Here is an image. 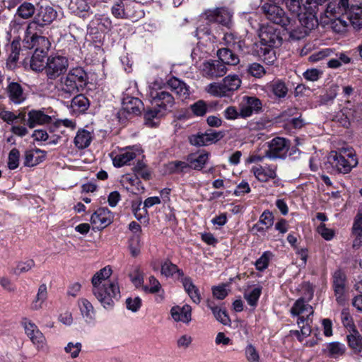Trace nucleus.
Listing matches in <instances>:
<instances>
[{"label":"nucleus","mask_w":362,"mask_h":362,"mask_svg":"<svg viewBox=\"0 0 362 362\" xmlns=\"http://www.w3.org/2000/svg\"><path fill=\"white\" fill-rule=\"evenodd\" d=\"M88 83V76L81 67H75L60 78L57 84L59 95L69 98L83 91Z\"/></svg>","instance_id":"nucleus-1"},{"label":"nucleus","mask_w":362,"mask_h":362,"mask_svg":"<svg viewBox=\"0 0 362 362\" xmlns=\"http://www.w3.org/2000/svg\"><path fill=\"white\" fill-rule=\"evenodd\" d=\"M328 160L338 173L346 174L358 165L355 151L352 148H341L337 151H331Z\"/></svg>","instance_id":"nucleus-2"},{"label":"nucleus","mask_w":362,"mask_h":362,"mask_svg":"<svg viewBox=\"0 0 362 362\" xmlns=\"http://www.w3.org/2000/svg\"><path fill=\"white\" fill-rule=\"evenodd\" d=\"M275 2L265 3L262 11L267 20L281 25L286 30L293 34L294 31L293 20L286 16L285 11Z\"/></svg>","instance_id":"nucleus-3"},{"label":"nucleus","mask_w":362,"mask_h":362,"mask_svg":"<svg viewBox=\"0 0 362 362\" xmlns=\"http://www.w3.org/2000/svg\"><path fill=\"white\" fill-rule=\"evenodd\" d=\"M241 85V81L237 75H228L221 83H211L207 86L206 90L208 93L216 97L229 96L238 90Z\"/></svg>","instance_id":"nucleus-4"},{"label":"nucleus","mask_w":362,"mask_h":362,"mask_svg":"<svg viewBox=\"0 0 362 362\" xmlns=\"http://www.w3.org/2000/svg\"><path fill=\"white\" fill-rule=\"evenodd\" d=\"M99 287L100 288L98 291L99 294L96 293L95 287H93L92 291L93 295L105 308H112L115 301L118 300L120 298V291L117 282L108 281V284L99 286Z\"/></svg>","instance_id":"nucleus-5"},{"label":"nucleus","mask_w":362,"mask_h":362,"mask_svg":"<svg viewBox=\"0 0 362 362\" xmlns=\"http://www.w3.org/2000/svg\"><path fill=\"white\" fill-rule=\"evenodd\" d=\"M69 66L68 59L62 56H53L47 59L45 73L49 79H56L64 74Z\"/></svg>","instance_id":"nucleus-6"},{"label":"nucleus","mask_w":362,"mask_h":362,"mask_svg":"<svg viewBox=\"0 0 362 362\" xmlns=\"http://www.w3.org/2000/svg\"><path fill=\"white\" fill-rule=\"evenodd\" d=\"M57 11L48 4H37L32 23L41 28L50 25L57 17Z\"/></svg>","instance_id":"nucleus-7"},{"label":"nucleus","mask_w":362,"mask_h":362,"mask_svg":"<svg viewBox=\"0 0 362 362\" xmlns=\"http://www.w3.org/2000/svg\"><path fill=\"white\" fill-rule=\"evenodd\" d=\"M258 35L262 45L279 47L282 43L283 40L279 30L273 25H262Z\"/></svg>","instance_id":"nucleus-8"},{"label":"nucleus","mask_w":362,"mask_h":362,"mask_svg":"<svg viewBox=\"0 0 362 362\" xmlns=\"http://www.w3.org/2000/svg\"><path fill=\"white\" fill-rule=\"evenodd\" d=\"M204 15L207 21L230 28L232 25L233 12L226 7L209 9Z\"/></svg>","instance_id":"nucleus-9"},{"label":"nucleus","mask_w":362,"mask_h":362,"mask_svg":"<svg viewBox=\"0 0 362 362\" xmlns=\"http://www.w3.org/2000/svg\"><path fill=\"white\" fill-rule=\"evenodd\" d=\"M290 142L281 137L273 139L268 143V149L265 151V156L272 159L284 158L289 150Z\"/></svg>","instance_id":"nucleus-10"},{"label":"nucleus","mask_w":362,"mask_h":362,"mask_svg":"<svg viewBox=\"0 0 362 362\" xmlns=\"http://www.w3.org/2000/svg\"><path fill=\"white\" fill-rule=\"evenodd\" d=\"M320 23L323 26H327L337 33L346 31L349 24L348 20L346 18V15H342V16H334V15L329 16L325 13H323V15L320 16Z\"/></svg>","instance_id":"nucleus-11"},{"label":"nucleus","mask_w":362,"mask_h":362,"mask_svg":"<svg viewBox=\"0 0 362 362\" xmlns=\"http://www.w3.org/2000/svg\"><path fill=\"white\" fill-rule=\"evenodd\" d=\"M300 25L304 29V35L317 27L319 22L316 16V11L312 6H308L299 15L297 16Z\"/></svg>","instance_id":"nucleus-12"},{"label":"nucleus","mask_w":362,"mask_h":362,"mask_svg":"<svg viewBox=\"0 0 362 362\" xmlns=\"http://www.w3.org/2000/svg\"><path fill=\"white\" fill-rule=\"evenodd\" d=\"M152 103L160 108L164 113L170 111L175 104L173 95L165 90L153 91L151 93Z\"/></svg>","instance_id":"nucleus-13"},{"label":"nucleus","mask_w":362,"mask_h":362,"mask_svg":"<svg viewBox=\"0 0 362 362\" xmlns=\"http://www.w3.org/2000/svg\"><path fill=\"white\" fill-rule=\"evenodd\" d=\"M134 3L129 0H118L111 8L112 14L117 18H130L135 17L133 11Z\"/></svg>","instance_id":"nucleus-14"},{"label":"nucleus","mask_w":362,"mask_h":362,"mask_svg":"<svg viewBox=\"0 0 362 362\" xmlns=\"http://www.w3.org/2000/svg\"><path fill=\"white\" fill-rule=\"evenodd\" d=\"M333 288L338 303L342 305L346 300V276L340 270L336 271L333 274Z\"/></svg>","instance_id":"nucleus-15"},{"label":"nucleus","mask_w":362,"mask_h":362,"mask_svg":"<svg viewBox=\"0 0 362 362\" xmlns=\"http://www.w3.org/2000/svg\"><path fill=\"white\" fill-rule=\"evenodd\" d=\"M112 219L113 216L108 209L100 208L92 214L90 222L97 229L101 230L109 226Z\"/></svg>","instance_id":"nucleus-16"},{"label":"nucleus","mask_w":362,"mask_h":362,"mask_svg":"<svg viewBox=\"0 0 362 362\" xmlns=\"http://www.w3.org/2000/svg\"><path fill=\"white\" fill-rule=\"evenodd\" d=\"M227 72L226 66L220 61L206 62L203 64L202 74L208 78H218Z\"/></svg>","instance_id":"nucleus-17"},{"label":"nucleus","mask_w":362,"mask_h":362,"mask_svg":"<svg viewBox=\"0 0 362 362\" xmlns=\"http://www.w3.org/2000/svg\"><path fill=\"white\" fill-rule=\"evenodd\" d=\"M262 109V102L256 97L245 96L240 104V117L245 118L253 112H258Z\"/></svg>","instance_id":"nucleus-18"},{"label":"nucleus","mask_w":362,"mask_h":362,"mask_svg":"<svg viewBox=\"0 0 362 362\" xmlns=\"http://www.w3.org/2000/svg\"><path fill=\"white\" fill-rule=\"evenodd\" d=\"M25 332L31 341L37 348L43 347L45 339L42 333L38 329L37 327L31 321L25 320L23 322Z\"/></svg>","instance_id":"nucleus-19"},{"label":"nucleus","mask_w":362,"mask_h":362,"mask_svg":"<svg viewBox=\"0 0 362 362\" xmlns=\"http://www.w3.org/2000/svg\"><path fill=\"white\" fill-rule=\"evenodd\" d=\"M351 6L349 0H330L324 13L334 15V16H342Z\"/></svg>","instance_id":"nucleus-20"},{"label":"nucleus","mask_w":362,"mask_h":362,"mask_svg":"<svg viewBox=\"0 0 362 362\" xmlns=\"http://www.w3.org/2000/svg\"><path fill=\"white\" fill-rule=\"evenodd\" d=\"M168 85L182 100H185L189 97V87L182 81L173 77L168 80Z\"/></svg>","instance_id":"nucleus-21"},{"label":"nucleus","mask_w":362,"mask_h":362,"mask_svg":"<svg viewBox=\"0 0 362 362\" xmlns=\"http://www.w3.org/2000/svg\"><path fill=\"white\" fill-rule=\"evenodd\" d=\"M274 47H269L268 45H262L261 43L255 44L254 52L266 64H272L276 59L275 52L273 49Z\"/></svg>","instance_id":"nucleus-22"},{"label":"nucleus","mask_w":362,"mask_h":362,"mask_svg":"<svg viewBox=\"0 0 362 362\" xmlns=\"http://www.w3.org/2000/svg\"><path fill=\"white\" fill-rule=\"evenodd\" d=\"M24 42L27 47L35 48V52L41 53H47L50 47V42L47 37L36 34L31 37L30 41L24 40Z\"/></svg>","instance_id":"nucleus-23"},{"label":"nucleus","mask_w":362,"mask_h":362,"mask_svg":"<svg viewBox=\"0 0 362 362\" xmlns=\"http://www.w3.org/2000/svg\"><path fill=\"white\" fill-rule=\"evenodd\" d=\"M344 15H346L349 23L354 28L360 29L362 28V5H351Z\"/></svg>","instance_id":"nucleus-24"},{"label":"nucleus","mask_w":362,"mask_h":362,"mask_svg":"<svg viewBox=\"0 0 362 362\" xmlns=\"http://www.w3.org/2000/svg\"><path fill=\"white\" fill-rule=\"evenodd\" d=\"M28 116L27 125L30 129L34 128L37 125H43L52 122V117L41 110H33L28 112Z\"/></svg>","instance_id":"nucleus-25"},{"label":"nucleus","mask_w":362,"mask_h":362,"mask_svg":"<svg viewBox=\"0 0 362 362\" xmlns=\"http://www.w3.org/2000/svg\"><path fill=\"white\" fill-rule=\"evenodd\" d=\"M170 314L175 321L188 323L191 321L192 308L188 305L174 306L170 310Z\"/></svg>","instance_id":"nucleus-26"},{"label":"nucleus","mask_w":362,"mask_h":362,"mask_svg":"<svg viewBox=\"0 0 362 362\" xmlns=\"http://www.w3.org/2000/svg\"><path fill=\"white\" fill-rule=\"evenodd\" d=\"M143 103L137 98L126 97L122 101V111L128 114L137 115L141 113Z\"/></svg>","instance_id":"nucleus-27"},{"label":"nucleus","mask_w":362,"mask_h":362,"mask_svg":"<svg viewBox=\"0 0 362 362\" xmlns=\"http://www.w3.org/2000/svg\"><path fill=\"white\" fill-rule=\"evenodd\" d=\"M276 167L272 166H254L252 168L255 177L260 182H267L276 177Z\"/></svg>","instance_id":"nucleus-28"},{"label":"nucleus","mask_w":362,"mask_h":362,"mask_svg":"<svg viewBox=\"0 0 362 362\" xmlns=\"http://www.w3.org/2000/svg\"><path fill=\"white\" fill-rule=\"evenodd\" d=\"M137 153H139V150L136 151L130 147L127 148L124 151H121L113 158V165L117 168L127 165L129 161L136 157Z\"/></svg>","instance_id":"nucleus-29"},{"label":"nucleus","mask_w":362,"mask_h":362,"mask_svg":"<svg viewBox=\"0 0 362 362\" xmlns=\"http://www.w3.org/2000/svg\"><path fill=\"white\" fill-rule=\"evenodd\" d=\"M112 269L110 266L105 267L104 268L96 272L92 277L91 283L93 287H95V291L97 294H99L98 291L100 289L99 286L108 284L107 280L112 274Z\"/></svg>","instance_id":"nucleus-30"},{"label":"nucleus","mask_w":362,"mask_h":362,"mask_svg":"<svg viewBox=\"0 0 362 362\" xmlns=\"http://www.w3.org/2000/svg\"><path fill=\"white\" fill-rule=\"evenodd\" d=\"M45 157L46 152L39 148L26 151L23 163L25 166L33 167L42 162Z\"/></svg>","instance_id":"nucleus-31"},{"label":"nucleus","mask_w":362,"mask_h":362,"mask_svg":"<svg viewBox=\"0 0 362 362\" xmlns=\"http://www.w3.org/2000/svg\"><path fill=\"white\" fill-rule=\"evenodd\" d=\"M8 98L15 104H21L25 100L21 86L16 82H11L6 88Z\"/></svg>","instance_id":"nucleus-32"},{"label":"nucleus","mask_w":362,"mask_h":362,"mask_svg":"<svg viewBox=\"0 0 362 362\" xmlns=\"http://www.w3.org/2000/svg\"><path fill=\"white\" fill-rule=\"evenodd\" d=\"M160 273L165 277H170L175 275L177 279L184 278V273L177 266L173 264L170 260L166 259L160 264Z\"/></svg>","instance_id":"nucleus-33"},{"label":"nucleus","mask_w":362,"mask_h":362,"mask_svg":"<svg viewBox=\"0 0 362 362\" xmlns=\"http://www.w3.org/2000/svg\"><path fill=\"white\" fill-rule=\"evenodd\" d=\"M291 313L293 315H298L299 317L304 315L305 318H308L310 315L313 314V309L303 298H300L296 301L291 308Z\"/></svg>","instance_id":"nucleus-34"},{"label":"nucleus","mask_w":362,"mask_h":362,"mask_svg":"<svg viewBox=\"0 0 362 362\" xmlns=\"http://www.w3.org/2000/svg\"><path fill=\"white\" fill-rule=\"evenodd\" d=\"M90 107L88 98L83 94H77L71 102L70 107L74 112L84 113Z\"/></svg>","instance_id":"nucleus-35"},{"label":"nucleus","mask_w":362,"mask_h":362,"mask_svg":"<svg viewBox=\"0 0 362 362\" xmlns=\"http://www.w3.org/2000/svg\"><path fill=\"white\" fill-rule=\"evenodd\" d=\"M217 56L225 66L226 64L235 66L239 62L238 56L228 48H221L217 51Z\"/></svg>","instance_id":"nucleus-36"},{"label":"nucleus","mask_w":362,"mask_h":362,"mask_svg":"<svg viewBox=\"0 0 362 362\" xmlns=\"http://www.w3.org/2000/svg\"><path fill=\"white\" fill-rule=\"evenodd\" d=\"M181 282L185 291L188 293L191 299L195 303H199L201 301L200 293L197 287L192 283L191 278L184 277L181 279Z\"/></svg>","instance_id":"nucleus-37"},{"label":"nucleus","mask_w":362,"mask_h":362,"mask_svg":"<svg viewBox=\"0 0 362 362\" xmlns=\"http://www.w3.org/2000/svg\"><path fill=\"white\" fill-rule=\"evenodd\" d=\"M209 158L207 153H201L198 156L195 154H190L187 157V160L189 163V169L192 168L197 170H200L203 168Z\"/></svg>","instance_id":"nucleus-38"},{"label":"nucleus","mask_w":362,"mask_h":362,"mask_svg":"<svg viewBox=\"0 0 362 362\" xmlns=\"http://www.w3.org/2000/svg\"><path fill=\"white\" fill-rule=\"evenodd\" d=\"M270 91L279 99L284 98L288 91L284 81L281 79L274 80L268 85Z\"/></svg>","instance_id":"nucleus-39"},{"label":"nucleus","mask_w":362,"mask_h":362,"mask_svg":"<svg viewBox=\"0 0 362 362\" xmlns=\"http://www.w3.org/2000/svg\"><path fill=\"white\" fill-rule=\"evenodd\" d=\"M36 6L30 2L24 1L17 8L16 16L19 18L27 20L35 15Z\"/></svg>","instance_id":"nucleus-40"},{"label":"nucleus","mask_w":362,"mask_h":362,"mask_svg":"<svg viewBox=\"0 0 362 362\" xmlns=\"http://www.w3.org/2000/svg\"><path fill=\"white\" fill-rule=\"evenodd\" d=\"M92 141V136L90 132L81 129L78 130L74 138L75 146L79 149L87 148Z\"/></svg>","instance_id":"nucleus-41"},{"label":"nucleus","mask_w":362,"mask_h":362,"mask_svg":"<svg viewBox=\"0 0 362 362\" xmlns=\"http://www.w3.org/2000/svg\"><path fill=\"white\" fill-rule=\"evenodd\" d=\"M346 335L347 341L350 348L355 352H361L362 351V337L357 329L349 332Z\"/></svg>","instance_id":"nucleus-42"},{"label":"nucleus","mask_w":362,"mask_h":362,"mask_svg":"<svg viewBox=\"0 0 362 362\" xmlns=\"http://www.w3.org/2000/svg\"><path fill=\"white\" fill-rule=\"evenodd\" d=\"M47 53H41L38 51L35 52L30 59V68L35 71L45 70Z\"/></svg>","instance_id":"nucleus-43"},{"label":"nucleus","mask_w":362,"mask_h":362,"mask_svg":"<svg viewBox=\"0 0 362 362\" xmlns=\"http://www.w3.org/2000/svg\"><path fill=\"white\" fill-rule=\"evenodd\" d=\"M208 308L212 311L215 318L224 325H228L230 320L226 310H223L216 306L212 301H207Z\"/></svg>","instance_id":"nucleus-44"},{"label":"nucleus","mask_w":362,"mask_h":362,"mask_svg":"<svg viewBox=\"0 0 362 362\" xmlns=\"http://www.w3.org/2000/svg\"><path fill=\"white\" fill-rule=\"evenodd\" d=\"M47 297V286L45 284H41L37 291V293L35 300L33 301L31 308L33 310H37L42 306V303L45 301Z\"/></svg>","instance_id":"nucleus-45"},{"label":"nucleus","mask_w":362,"mask_h":362,"mask_svg":"<svg viewBox=\"0 0 362 362\" xmlns=\"http://www.w3.org/2000/svg\"><path fill=\"white\" fill-rule=\"evenodd\" d=\"M284 1L288 10L297 16L308 7L305 0H285Z\"/></svg>","instance_id":"nucleus-46"},{"label":"nucleus","mask_w":362,"mask_h":362,"mask_svg":"<svg viewBox=\"0 0 362 362\" xmlns=\"http://www.w3.org/2000/svg\"><path fill=\"white\" fill-rule=\"evenodd\" d=\"M327 350L329 356L332 358H337L345 353L346 347L344 344L338 341H334L327 344Z\"/></svg>","instance_id":"nucleus-47"},{"label":"nucleus","mask_w":362,"mask_h":362,"mask_svg":"<svg viewBox=\"0 0 362 362\" xmlns=\"http://www.w3.org/2000/svg\"><path fill=\"white\" fill-rule=\"evenodd\" d=\"M168 169L170 173H185L189 170V163L187 161L174 160L168 163Z\"/></svg>","instance_id":"nucleus-48"},{"label":"nucleus","mask_w":362,"mask_h":362,"mask_svg":"<svg viewBox=\"0 0 362 362\" xmlns=\"http://www.w3.org/2000/svg\"><path fill=\"white\" fill-rule=\"evenodd\" d=\"M141 247V238L139 235H134L129 241V248L132 257H136L139 255Z\"/></svg>","instance_id":"nucleus-49"},{"label":"nucleus","mask_w":362,"mask_h":362,"mask_svg":"<svg viewBox=\"0 0 362 362\" xmlns=\"http://www.w3.org/2000/svg\"><path fill=\"white\" fill-rule=\"evenodd\" d=\"M78 303L83 316L88 319H93L94 315V309L92 304L85 298L81 299Z\"/></svg>","instance_id":"nucleus-50"},{"label":"nucleus","mask_w":362,"mask_h":362,"mask_svg":"<svg viewBox=\"0 0 362 362\" xmlns=\"http://www.w3.org/2000/svg\"><path fill=\"white\" fill-rule=\"evenodd\" d=\"M190 108L194 115L201 117L205 115L209 110L206 103L203 100L197 101L191 105Z\"/></svg>","instance_id":"nucleus-51"},{"label":"nucleus","mask_w":362,"mask_h":362,"mask_svg":"<svg viewBox=\"0 0 362 362\" xmlns=\"http://www.w3.org/2000/svg\"><path fill=\"white\" fill-rule=\"evenodd\" d=\"M134 174L139 177L147 180L150 179V173L147 169L146 165L142 161H138L137 163L133 168Z\"/></svg>","instance_id":"nucleus-52"},{"label":"nucleus","mask_w":362,"mask_h":362,"mask_svg":"<svg viewBox=\"0 0 362 362\" xmlns=\"http://www.w3.org/2000/svg\"><path fill=\"white\" fill-rule=\"evenodd\" d=\"M35 267V262L33 259H28L25 262H18L13 273L20 275L31 270Z\"/></svg>","instance_id":"nucleus-53"},{"label":"nucleus","mask_w":362,"mask_h":362,"mask_svg":"<svg viewBox=\"0 0 362 362\" xmlns=\"http://www.w3.org/2000/svg\"><path fill=\"white\" fill-rule=\"evenodd\" d=\"M262 293V288L257 287L252 289L249 293H245L244 295L247 303L251 306H256L257 301Z\"/></svg>","instance_id":"nucleus-54"},{"label":"nucleus","mask_w":362,"mask_h":362,"mask_svg":"<svg viewBox=\"0 0 362 362\" xmlns=\"http://www.w3.org/2000/svg\"><path fill=\"white\" fill-rule=\"evenodd\" d=\"M148 283L150 286H142V290L145 293H156L160 290L161 285L158 280L153 276H149Z\"/></svg>","instance_id":"nucleus-55"},{"label":"nucleus","mask_w":362,"mask_h":362,"mask_svg":"<svg viewBox=\"0 0 362 362\" xmlns=\"http://www.w3.org/2000/svg\"><path fill=\"white\" fill-rule=\"evenodd\" d=\"M308 321L309 317L305 318L304 315L299 317L298 319L297 324L300 329V334L303 338L308 337L311 333V329Z\"/></svg>","instance_id":"nucleus-56"},{"label":"nucleus","mask_w":362,"mask_h":362,"mask_svg":"<svg viewBox=\"0 0 362 362\" xmlns=\"http://www.w3.org/2000/svg\"><path fill=\"white\" fill-rule=\"evenodd\" d=\"M341 319L344 326L349 332L356 329L353 319L347 309H344L341 313Z\"/></svg>","instance_id":"nucleus-57"},{"label":"nucleus","mask_w":362,"mask_h":362,"mask_svg":"<svg viewBox=\"0 0 362 362\" xmlns=\"http://www.w3.org/2000/svg\"><path fill=\"white\" fill-rule=\"evenodd\" d=\"M20 152L17 148H13L8 154V167L10 170L18 168L19 164Z\"/></svg>","instance_id":"nucleus-58"},{"label":"nucleus","mask_w":362,"mask_h":362,"mask_svg":"<svg viewBox=\"0 0 362 362\" xmlns=\"http://www.w3.org/2000/svg\"><path fill=\"white\" fill-rule=\"evenodd\" d=\"M247 71L252 76L262 78L265 74L264 68L258 63H252L248 66Z\"/></svg>","instance_id":"nucleus-59"},{"label":"nucleus","mask_w":362,"mask_h":362,"mask_svg":"<svg viewBox=\"0 0 362 362\" xmlns=\"http://www.w3.org/2000/svg\"><path fill=\"white\" fill-rule=\"evenodd\" d=\"M272 255L270 252H264L263 255L256 261V269L259 271L264 270L268 267L269 261Z\"/></svg>","instance_id":"nucleus-60"},{"label":"nucleus","mask_w":362,"mask_h":362,"mask_svg":"<svg viewBox=\"0 0 362 362\" xmlns=\"http://www.w3.org/2000/svg\"><path fill=\"white\" fill-rule=\"evenodd\" d=\"M82 344L80 342L73 343L69 342L64 348L66 353L70 354L71 357L75 358L78 356L81 351Z\"/></svg>","instance_id":"nucleus-61"},{"label":"nucleus","mask_w":362,"mask_h":362,"mask_svg":"<svg viewBox=\"0 0 362 362\" xmlns=\"http://www.w3.org/2000/svg\"><path fill=\"white\" fill-rule=\"evenodd\" d=\"M129 277L136 287L144 286V274L139 268H136L134 272L129 274Z\"/></svg>","instance_id":"nucleus-62"},{"label":"nucleus","mask_w":362,"mask_h":362,"mask_svg":"<svg viewBox=\"0 0 362 362\" xmlns=\"http://www.w3.org/2000/svg\"><path fill=\"white\" fill-rule=\"evenodd\" d=\"M259 222L266 226V229L271 228L274 223V216L269 211H264L260 216Z\"/></svg>","instance_id":"nucleus-63"},{"label":"nucleus","mask_w":362,"mask_h":362,"mask_svg":"<svg viewBox=\"0 0 362 362\" xmlns=\"http://www.w3.org/2000/svg\"><path fill=\"white\" fill-rule=\"evenodd\" d=\"M245 354L249 362H259V354L253 345L249 344L247 346Z\"/></svg>","instance_id":"nucleus-64"}]
</instances>
